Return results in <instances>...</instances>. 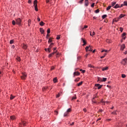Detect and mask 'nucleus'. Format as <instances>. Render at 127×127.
<instances>
[{"label":"nucleus","mask_w":127,"mask_h":127,"mask_svg":"<svg viewBox=\"0 0 127 127\" xmlns=\"http://www.w3.org/2000/svg\"><path fill=\"white\" fill-rule=\"evenodd\" d=\"M34 6H35V10L38 11V8H37V0L34 1Z\"/></svg>","instance_id":"nucleus-1"},{"label":"nucleus","mask_w":127,"mask_h":127,"mask_svg":"<svg viewBox=\"0 0 127 127\" xmlns=\"http://www.w3.org/2000/svg\"><path fill=\"white\" fill-rule=\"evenodd\" d=\"M16 23L18 25H20L21 24V19L19 18H18L16 19Z\"/></svg>","instance_id":"nucleus-2"},{"label":"nucleus","mask_w":127,"mask_h":127,"mask_svg":"<svg viewBox=\"0 0 127 127\" xmlns=\"http://www.w3.org/2000/svg\"><path fill=\"white\" fill-rule=\"evenodd\" d=\"M127 58H125L123 60V61L121 62V64H123L124 65V66H126L127 65Z\"/></svg>","instance_id":"nucleus-3"},{"label":"nucleus","mask_w":127,"mask_h":127,"mask_svg":"<svg viewBox=\"0 0 127 127\" xmlns=\"http://www.w3.org/2000/svg\"><path fill=\"white\" fill-rule=\"evenodd\" d=\"M26 77H27V75L25 73H22V75L21 76V79H22V80H25V79H26Z\"/></svg>","instance_id":"nucleus-4"},{"label":"nucleus","mask_w":127,"mask_h":127,"mask_svg":"<svg viewBox=\"0 0 127 127\" xmlns=\"http://www.w3.org/2000/svg\"><path fill=\"white\" fill-rule=\"evenodd\" d=\"M95 86L96 87H98V90H100V89H101L102 88V87H103V85H100V84H95Z\"/></svg>","instance_id":"nucleus-5"},{"label":"nucleus","mask_w":127,"mask_h":127,"mask_svg":"<svg viewBox=\"0 0 127 127\" xmlns=\"http://www.w3.org/2000/svg\"><path fill=\"white\" fill-rule=\"evenodd\" d=\"M84 5L85 6H88L89 5V0H85Z\"/></svg>","instance_id":"nucleus-6"},{"label":"nucleus","mask_w":127,"mask_h":127,"mask_svg":"<svg viewBox=\"0 0 127 127\" xmlns=\"http://www.w3.org/2000/svg\"><path fill=\"white\" fill-rule=\"evenodd\" d=\"M126 48V45L125 44H123L121 45V50H122V51H124V50Z\"/></svg>","instance_id":"nucleus-7"},{"label":"nucleus","mask_w":127,"mask_h":127,"mask_svg":"<svg viewBox=\"0 0 127 127\" xmlns=\"http://www.w3.org/2000/svg\"><path fill=\"white\" fill-rule=\"evenodd\" d=\"M80 75V72L78 71H76L73 73V76L75 77V76H79Z\"/></svg>","instance_id":"nucleus-8"},{"label":"nucleus","mask_w":127,"mask_h":127,"mask_svg":"<svg viewBox=\"0 0 127 127\" xmlns=\"http://www.w3.org/2000/svg\"><path fill=\"white\" fill-rule=\"evenodd\" d=\"M109 69V66H106L102 68V71H107Z\"/></svg>","instance_id":"nucleus-9"},{"label":"nucleus","mask_w":127,"mask_h":127,"mask_svg":"<svg viewBox=\"0 0 127 127\" xmlns=\"http://www.w3.org/2000/svg\"><path fill=\"white\" fill-rule=\"evenodd\" d=\"M119 20H120V18H116L113 19V22H118V21H119Z\"/></svg>","instance_id":"nucleus-10"},{"label":"nucleus","mask_w":127,"mask_h":127,"mask_svg":"<svg viewBox=\"0 0 127 127\" xmlns=\"http://www.w3.org/2000/svg\"><path fill=\"white\" fill-rule=\"evenodd\" d=\"M81 40H82V42H83V44L82 45H83V46H84V45H86V44L87 43L86 42V40H85L84 39H83V38H81Z\"/></svg>","instance_id":"nucleus-11"},{"label":"nucleus","mask_w":127,"mask_h":127,"mask_svg":"<svg viewBox=\"0 0 127 127\" xmlns=\"http://www.w3.org/2000/svg\"><path fill=\"white\" fill-rule=\"evenodd\" d=\"M40 32H41V33H42V34H43V33H44V30H43V28H40Z\"/></svg>","instance_id":"nucleus-12"},{"label":"nucleus","mask_w":127,"mask_h":127,"mask_svg":"<svg viewBox=\"0 0 127 127\" xmlns=\"http://www.w3.org/2000/svg\"><path fill=\"white\" fill-rule=\"evenodd\" d=\"M21 123H22V125H23V126H24V127L26 126V122L22 120Z\"/></svg>","instance_id":"nucleus-13"},{"label":"nucleus","mask_w":127,"mask_h":127,"mask_svg":"<svg viewBox=\"0 0 127 127\" xmlns=\"http://www.w3.org/2000/svg\"><path fill=\"white\" fill-rule=\"evenodd\" d=\"M53 81L54 83H57V77L54 78Z\"/></svg>","instance_id":"nucleus-14"},{"label":"nucleus","mask_w":127,"mask_h":127,"mask_svg":"<svg viewBox=\"0 0 127 127\" xmlns=\"http://www.w3.org/2000/svg\"><path fill=\"white\" fill-rule=\"evenodd\" d=\"M95 32H93L92 33V32H90V35L91 36H94V35H95Z\"/></svg>","instance_id":"nucleus-15"},{"label":"nucleus","mask_w":127,"mask_h":127,"mask_svg":"<svg viewBox=\"0 0 127 127\" xmlns=\"http://www.w3.org/2000/svg\"><path fill=\"white\" fill-rule=\"evenodd\" d=\"M126 16V15L125 14H121L120 15V17H119V18H123V17Z\"/></svg>","instance_id":"nucleus-16"},{"label":"nucleus","mask_w":127,"mask_h":127,"mask_svg":"<svg viewBox=\"0 0 127 127\" xmlns=\"http://www.w3.org/2000/svg\"><path fill=\"white\" fill-rule=\"evenodd\" d=\"M45 51H48L49 53L51 52V50L50 49V48L45 49Z\"/></svg>","instance_id":"nucleus-17"},{"label":"nucleus","mask_w":127,"mask_h":127,"mask_svg":"<svg viewBox=\"0 0 127 127\" xmlns=\"http://www.w3.org/2000/svg\"><path fill=\"white\" fill-rule=\"evenodd\" d=\"M28 24L29 26H30V24H31V20L29 19L28 20Z\"/></svg>","instance_id":"nucleus-18"},{"label":"nucleus","mask_w":127,"mask_h":127,"mask_svg":"<svg viewBox=\"0 0 127 127\" xmlns=\"http://www.w3.org/2000/svg\"><path fill=\"white\" fill-rule=\"evenodd\" d=\"M44 24H45V23H44L43 21L40 22V25H41V26H43Z\"/></svg>","instance_id":"nucleus-19"},{"label":"nucleus","mask_w":127,"mask_h":127,"mask_svg":"<svg viewBox=\"0 0 127 127\" xmlns=\"http://www.w3.org/2000/svg\"><path fill=\"white\" fill-rule=\"evenodd\" d=\"M119 7H120V5L118 4H117L114 7V8H119Z\"/></svg>","instance_id":"nucleus-20"},{"label":"nucleus","mask_w":127,"mask_h":127,"mask_svg":"<svg viewBox=\"0 0 127 127\" xmlns=\"http://www.w3.org/2000/svg\"><path fill=\"white\" fill-rule=\"evenodd\" d=\"M77 99V97H76V95H74L73 97H72L71 99V101H74V100H76Z\"/></svg>","instance_id":"nucleus-21"},{"label":"nucleus","mask_w":127,"mask_h":127,"mask_svg":"<svg viewBox=\"0 0 127 127\" xmlns=\"http://www.w3.org/2000/svg\"><path fill=\"white\" fill-rule=\"evenodd\" d=\"M10 119L12 120V121H13L15 119V116H11Z\"/></svg>","instance_id":"nucleus-22"},{"label":"nucleus","mask_w":127,"mask_h":127,"mask_svg":"<svg viewBox=\"0 0 127 127\" xmlns=\"http://www.w3.org/2000/svg\"><path fill=\"white\" fill-rule=\"evenodd\" d=\"M22 47L24 49H26V48H27V46L25 44H23Z\"/></svg>","instance_id":"nucleus-23"},{"label":"nucleus","mask_w":127,"mask_h":127,"mask_svg":"<svg viewBox=\"0 0 127 127\" xmlns=\"http://www.w3.org/2000/svg\"><path fill=\"white\" fill-rule=\"evenodd\" d=\"M16 60L18 61V62H20V57H17L16 58Z\"/></svg>","instance_id":"nucleus-24"},{"label":"nucleus","mask_w":127,"mask_h":127,"mask_svg":"<svg viewBox=\"0 0 127 127\" xmlns=\"http://www.w3.org/2000/svg\"><path fill=\"white\" fill-rule=\"evenodd\" d=\"M52 42V38H50L49 39L48 43H51Z\"/></svg>","instance_id":"nucleus-25"},{"label":"nucleus","mask_w":127,"mask_h":127,"mask_svg":"<svg viewBox=\"0 0 127 127\" xmlns=\"http://www.w3.org/2000/svg\"><path fill=\"white\" fill-rule=\"evenodd\" d=\"M82 84H83V81H81L77 84V86L78 87H80V86H81Z\"/></svg>","instance_id":"nucleus-26"},{"label":"nucleus","mask_w":127,"mask_h":127,"mask_svg":"<svg viewBox=\"0 0 127 127\" xmlns=\"http://www.w3.org/2000/svg\"><path fill=\"white\" fill-rule=\"evenodd\" d=\"M107 16V14H104L103 16H102V18H103V19H104V18H106Z\"/></svg>","instance_id":"nucleus-27"},{"label":"nucleus","mask_w":127,"mask_h":127,"mask_svg":"<svg viewBox=\"0 0 127 127\" xmlns=\"http://www.w3.org/2000/svg\"><path fill=\"white\" fill-rule=\"evenodd\" d=\"M85 28H88V26L85 25L83 28L81 27L82 30H84V29H85Z\"/></svg>","instance_id":"nucleus-28"},{"label":"nucleus","mask_w":127,"mask_h":127,"mask_svg":"<svg viewBox=\"0 0 127 127\" xmlns=\"http://www.w3.org/2000/svg\"><path fill=\"white\" fill-rule=\"evenodd\" d=\"M74 81L75 82H79V81H80V77L77 78Z\"/></svg>","instance_id":"nucleus-29"},{"label":"nucleus","mask_w":127,"mask_h":127,"mask_svg":"<svg viewBox=\"0 0 127 127\" xmlns=\"http://www.w3.org/2000/svg\"><path fill=\"white\" fill-rule=\"evenodd\" d=\"M116 3H117V2H113L112 3V6H115V5H116Z\"/></svg>","instance_id":"nucleus-30"},{"label":"nucleus","mask_w":127,"mask_h":127,"mask_svg":"<svg viewBox=\"0 0 127 127\" xmlns=\"http://www.w3.org/2000/svg\"><path fill=\"white\" fill-rule=\"evenodd\" d=\"M15 97V96H13L12 95L10 96V100H13V99H14V98Z\"/></svg>","instance_id":"nucleus-31"},{"label":"nucleus","mask_w":127,"mask_h":127,"mask_svg":"<svg viewBox=\"0 0 127 127\" xmlns=\"http://www.w3.org/2000/svg\"><path fill=\"white\" fill-rule=\"evenodd\" d=\"M111 7H112V6H109L107 8H106V10H110V9H111Z\"/></svg>","instance_id":"nucleus-32"},{"label":"nucleus","mask_w":127,"mask_h":127,"mask_svg":"<svg viewBox=\"0 0 127 127\" xmlns=\"http://www.w3.org/2000/svg\"><path fill=\"white\" fill-rule=\"evenodd\" d=\"M52 45H53V43H51L48 48H50V50H51V48H52Z\"/></svg>","instance_id":"nucleus-33"},{"label":"nucleus","mask_w":127,"mask_h":127,"mask_svg":"<svg viewBox=\"0 0 127 127\" xmlns=\"http://www.w3.org/2000/svg\"><path fill=\"white\" fill-rule=\"evenodd\" d=\"M71 110L70 109V108L67 109V110L66 111V113H67L68 114H69V113H70V112H71Z\"/></svg>","instance_id":"nucleus-34"},{"label":"nucleus","mask_w":127,"mask_h":127,"mask_svg":"<svg viewBox=\"0 0 127 127\" xmlns=\"http://www.w3.org/2000/svg\"><path fill=\"white\" fill-rule=\"evenodd\" d=\"M68 113L65 112L64 113V117H67L68 116Z\"/></svg>","instance_id":"nucleus-35"},{"label":"nucleus","mask_w":127,"mask_h":127,"mask_svg":"<svg viewBox=\"0 0 127 127\" xmlns=\"http://www.w3.org/2000/svg\"><path fill=\"white\" fill-rule=\"evenodd\" d=\"M90 47H91V46H90L86 47V48H85L86 51H88V49H89L90 48Z\"/></svg>","instance_id":"nucleus-36"},{"label":"nucleus","mask_w":127,"mask_h":127,"mask_svg":"<svg viewBox=\"0 0 127 127\" xmlns=\"http://www.w3.org/2000/svg\"><path fill=\"white\" fill-rule=\"evenodd\" d=\"M15 23H16V22H15V21L13 20L12 21V24H13V25H15Z\"/></svg>","instance_id":"nucleus-37"},{"label":"nucleus","mask_w":127,"mask_h":127,"mask_svg":"<svg viewBox=\"0 0 127 127\" xmlns=\"http://www.w3.org/2000/svg\"><path fill=\"white\" fill-rule=\"evenodd\" d=\"M106 81H107V78L103 77V82H106Z\"/></svg>","instance_id":"nucleus-38"},{"label":"nucleus","mask_w":127,"mask_h":127,"mask_svg":"<svg viewBox=\"0 0 127 127\" xmlns=\"http://www.w3.org/2000/svg\"><path fill=\"white\" fill-rule=\"evenodd\" d=\"M95 12H96V13H99V12H100V10H99V9H96L95 10Z\"/></svg>","instance_id":"nucleus-39"},{"label":"nucleus","mask_w":127,"mask_h":127,"mask_svg":"<svg viewBox=\"0 0 127 127\" xmlns=\"http://www.w3.org/2000/svg\"><path fill=\"white\" fill-rule=\"evenodd\" d=\"M122 78H126V77H127V75H126V74H123L122 75Z\"/></svg>","instance_id":"nucleus-40"},{"label":"nucleus","mask_w":127,"mask_h":127,"mask_svg":"<svg viewBox=\"0 0 127 127\" xmlns=\"http://www.w3.org/2000/svg\"><path fill=\"white\" fill-rule=\"evenodd\" d=\"M55 115H56V116H58V111H55Z\"/></svg>","instance_id":"nucleus-41"},{"label":"nucleus","mask_w":127,"mask_h":127,"mask_svg":"<svg viewBox=\"0 0 127 127\" xmlns=\"http://www.w3.org/2000/svg\"><path fill=\"white\" fill-rule=\"evenodd\" d=\"M126 35H127V33H124L122 34V37H124V36H126Z\"/></svg>","instance_id":"nucleus-42"},{"label":"nucleus","mask_w":127,"mask_h":127,"mask_svg":"<svg viewBox=\"0 0 127 127\" xmlns=\"http://www.w3.org/2000/svg\"><path fill=\"white\" fill-rule=\"evenodd\" d=\"M124 5H127V1H125L124 2Z\"/></svg>","instance_id":"nucleus-43"},{"label":"nucleus","mask_w":127,"mask_h":127,"mask_svg":"<svg viewBox=\"0 0 127 127\" xmlns=\"http://www.w3.org/2000/svg\"><path fill=\"white\" fill-rule=\"evenodd\" d=\"M47 33L48 34H49V33H50V29H48L47 30Z\"/></svg>","instance_id":"nucleus-44"},{"label":"nucleus","mask_w":127,"mask_h":127,"mask_svg":"<svg viewBox=\"0 0 127 127\" xmlns=\"http://www.w3.org/2000/svg\"><path fill=\"white\" fill-rule=\"evenodd\" d=\"M106 42H107V43H111V41H110L109 39H107L106 40Z\"/></svg>","instance_id":"nucleus-45"},{"label":"nucleus","mask_w":127,"mask_h":127,"mask_svg":"<svg viewBox=\"0 0 127 127\" xmlns=\"http://www.w3.org/2000/svg\"><path fill=\"white\" fill-rule=\"evenodd\" d=\"M14 41L13 40H11L10 41V44H12V43H13Z\"/></svg>","instance_id":"nucleus-46"},{"label":"nucleus","mask_w":127,"mask_h":127,"mask_svg":"<svg viewBox=\"0 0 127 127\" xmlns=\"http://www.w3.org/2000/svg\"><path fill=\"white\" fill-rule=\"evenodd\" d=\"M112 115H117V112L116 111L112 112Z\"/></svg>","instance_id":"nucleus-47"},{"label":"nucleus","mask_w":127,"mask_h":127,"mask_svg":"<svg viewBox=\"0 0 127 127\" xmlns=\"http://www.w3.org/2000/svg\"><path fill=\"white\" fill-rule=\"evenodd\" d=\"M88 51H93V49H92V48H91V47H89Z\"/></svg>","instance_id":"nucleus-48"},{"label":"nucleus","mask_w":127,"mask_h":127,"mask_svg":"<svg viewBox=\"0 0 127 127\" xmlns=\"http://www.w3.org/2000/svg\"><path fill=\"white\" fill-rule=\"evenodd\" d=\"M88 67H90V68H94V66H92V64H88Z\"/></svg>","instance_id":"nucleus-49"},{"label":"nucleus","mask_w":127,"mask_h":127,"mask_svg":"<svg viewBox=\"0 0 127 127\" xmlns=\"http://www.w3.org/2000/svg\"><path fill=\"white\" fill-rule=\"evenodd\" d=\"M84 1V0H80L79 1V3H80L81 4V3H83V2Z\"/></svg>","instance_id":"nucleus-50"},{"label":"nucleus","mask_w":127,"mask_h":127,"mask_svg":"<svg viewBox=\"0 0 127 127\" xmlns=\"http://www.w3.org/2000/svg\"><path fill=\"white\" fill-rule=\"evenodd\" d=\"M96 98H97V94H96L94 96V97L93 98V100H95V99H96Z\"/></svg>","instance_id":"nucleus-51"},{"label":"nucleus","mask_w":127,"mask_h":127,"mask_svg":"<svg viewBox=\"0 0 127 127\" xmlns=\"http://www.w3.org/2000/svg\"><path fill=\"white\" fill-rule=\"evenodd\" d=\"M101 52H108V50H102V51H101Z\"/></svg>","instance_id":"nucleus-52"},{"label":"nucleus","mask_w":127,"mask_h":127,"mask_svg":"<svg viewBox=\"0 0 127 127\" xmlns=\"http://www.w3.org/2000/svg\"><path fill=\"white\" fill-rule=\"evenodd\" d=\"M91 7H94V6H95V3H93L91 5Z\"/></svg>","instance_id":"nucleus-53"},{"label":"nucleus","mask_w":127,"mask_h":127,"mask_svg":"<svg viewBox=\"0 0 127 127\" xmlns=\"http://www.w3.org/2000/svg\"><path fill=\"white\" fill-rule=\"evenodd\" d=\"M57 39H58V40L60 39V36H57Z\"/></svg>","instance_id":"nucleus-54"},{"label":"nucleus","mask_w":127,"mask_h":127,"mask_svg":"<svg viewBox=\"0 0 127 127\" xmlns=\"http://www.w3.org/2000/svg\"><path fill=\"white\" fill-rule=\"evenodd\" d=\"M46 1L47 3H48V2H50V0H46Z\"/></svg>","instance_id":"nucleus-55"},{"label":"nucleus","mask_w":127,"mask_h":127,"mask_svg":"<svg viewBox=\"0 0 127 127\" xmlns=\"http://www.w3.org/2000/svg\"><path fill=\"white\" fill-rule=\"evenodd\" d=\"M49 37V34H47L46 36V38L48 39Z\"/></svg>","instance_id":"nucleus-56"},{"label":"nucleus","mask_w":127,"mask_h":127,"mask_svg":"<svg viewBox=\"0 0 127 127\" xmlns=\"http://www.w3.org/2000/svg\"><path fill=\"white\" fill-rule=\"evenodd\" d=\"M60 97V94L59 93L58 95H57V98H59Z\"/></svg>","instance_id":"nucleus-57"},{"label":"nucleus","mask_w":127,"mask_h":127,"mask_svg":"<svg viewBox=\"0 0 127 127\" xmlns=\"http://www.w3.org/2000/svg\"><path fill=\"white\" fill-rule=\"evenodd\" d=\"M51 57H52V54H50L49 55V58H50Z\"/></svg>","instance_id":"nucleus-58"},{"label":"nucleus","mask_w":127,"mask_h":127,"mask_svg":"<svg viewBox=\"0 0 127 127\" xmlns=\"http://www.w3.org/2000/svg\"><path fill=\"white\" fill-rule=\"evenodd\" d=\"M55 53H56V52H54L53 53H51V54H52V55H54L55 54Z\"/></svg>","instance_id":"nucleus-59"},{"label":"nucleus","mask_w":127,"mask_h":127,"mask_svg":"<svg viewBox=\"0 0 127 127\" xmlns=\"http://www.w3.org/2000/svg\"><path fill=\"white\" fill-rule=\"evenodd\" d=\"M83 111L86 113V112H87V109L86 108L83 109Z\"/></svg>","instance_id":"nucleus-60"},{"label":"nucleus","mask_w":127,"mask_h":127,"mask_svg":"<svg viewBox=\"0 0 127 127\" xmlns=\"http://www.w3.org/2000/svg\"><path fill=\"white\" fill-rule=\"evenodd\" d=\"M120 31L121 32H123V28L122 27L120 28Z\"/></svg>","instance_id":"nucleus-61"},{"label":"nucleus","mask_w":127,"mask_h":127,"mask_svg":"<svg viewBox=\"0 0 127 127\" xmlns=\"http://www.w3.org/2000/svg\"><path fill=\"white\" fill-rule=\"evenodd\" d=\"M101 102H102V103H103V104H106V101H105L102 100Z\"/></svg>","instance_id":"nucleus-62"},{"label":"nucleus","mask_w":127,"mask_h":127,"mask_svg":"<svg viewBox=\"0 0 127 127\" xmlns=\"http://www.w3.org/2000/svg\"><path fill=\"white\" fill-rule=\"evenodd\" d=\"M54 66H52L51 68V70H54Z\"/></svg>","instance_id":"nucleus-63"},{"label":"nucleus","mask_w":127,"mask_h":127,"mask_svg":"<svg viewBox=\"0 0 127 127\" xmlns=\"http://www.w3.org/2000/svg\"><path fill=\"white\" fill-rule=\"evenodd\" d=\"M124 54L127 55V50L124 52Z\"/></svg>","instance_id":"nucleus-64"}]
</instances>
